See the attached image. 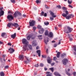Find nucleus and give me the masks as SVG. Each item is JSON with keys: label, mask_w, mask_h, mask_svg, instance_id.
Returning <instances> with one entry per match:
<instances>
[{"label": "nucleus", "mask_w": 76, "mask_h": 76, "mask_svg": "<svg viewBox=\"0 0 76 76\" xmlns=\"http://www.w3.org/2000/svg\"><path fill=\"white\" fill-rule=\"evenodd\" d=\"M37 52L38 53L39 57H40L41 56V50H38L37 51Z\"/></svg>", "instance_id": "20"}, {"label": "nucleus", "mask_w": 76, "mask_h": 76, "mask_svg": "<svg viewBox=\"0 0 76 76\" xmlns=\"http://www.w3.org/2000/svg\"><path fill=\"white\" fill-rule=\"evenodd\" d=\"M54 64H55V63H54V62H53V63L51 64V65L52 66H54Z\"/></svg>", "instance_id": "56"}, {"label": "nucleus", "mask_w": 76, "mask_h": 76, "mask_svg": "<svg viewBox=\"0 0 76 76\" xmlns=\"http://www.w3.org/2000/svg\"><path fill=\"white\" fill-rule=\"evenodd\" d=\"M76 72H74L73 73V75L74 76H76Z\"/></svg>", "instance_id": "53"}, {"label": "nucleus", "mask_w": 76, "mask_h": 76, "mask_svg": "<svg viewBox=\"0 0 76 76\" xmlns=\"http://www.w3.org/2000/svg\"><path fill=\"white\" fill-rule=\"evenodd\" d=\"M35 21L34 20H32L31 21H30L29 22L30 26H33L35 25Z\"/></svg>", "instance_id": "5"}, {"label": "nucleus", "mask_w": 76, "mask_h": 76, "mask_svg": "<svg viewBox=\"0 0 76 76\" xmlns=\"http://www.w3.org/2000/svg\"><path fill=\"white\" fill-rule=\"evenodd\" d=\"M42 35H39L38 36V37L39 38V39H42Z\"/></svg>", "instance_id": "25"}, {"label": "nucleus", "mask_w": 76, "mask_h": 76, "mask_svg": "<svg viewBox=\"0 0 76 76\" xmlns=\"http://www.w3.org/2000/svg\"><path fill=\"white\" fill-rule=\"evenodd\" d=\"M16 33H15L13 34H12L11 35V37L12 38L14 39L16 37Z\"/></svg>", "instance_id": "16"}, {"label": "nucleus", "mask_w": 76, "mask_h": 76, "mask_svg": "<svg viewBox=\"0 0 76 76\" xmlns=\"http://www.w3.org/2000/svg\"><path fill=\"white\" fill-rule=\"evenodd\" d=\"M14 17H15V18H16V17L18 16V11H16L15 12L14 14Z\"/></svg>", "instance_id": "21"}, {"label": "nucleus", "mask_w": 76, "mask_h": 76, "mask_svg": "<svg viewBox=\"0 0 76 76\" xmlns=\"http://www.w3.org/2000/svg\"><path fill=\"white\" fill-rule=\"evenodd\" d=\"M26 61H24V62L26 64H28L29 62H30V59L28 57H26Z\"/></svg>", "instance_id": "11"}, {"label": "nucleus", "mask_w": 76, "mask_h": 76, "mask_svg": "<svg viewBox=\"0 0 76 76\" xmlns=\"http://www.w3.org/2000/svg\"><path fill=\"white\" fill-rule=\"evenodd\" d=\"M44 69H45V70L46 71V70H47V68H44Z\"/></svg>", "instance_id": "63"}, {"label": "nucleus", "mask_w": 76, "mask_h": 76, "mask_svg": "<svg viewBox=\"0 0 76 76\" xmlns=\"http://www.w3.org/2000/svg\"><path fill=\"white\" fill-rule=\"evenodd\" d=\"M9 51H10V52L11 54H12L14 52H15V50L14 49L11 48L10 47V48L8 49Z\"/></svg>", "instance_id": "9"}, {"label": "nucleus", "mask_w": 76, "mask_h": 76, "mask_svg": "<svg viewBox=\"0 0 76 76\" xmlns=\"http://www.w3.org/2000/svg\"><path fill=\"white\" fill-rule=\"evenodd\" d=\"M44 12H42L41 13V15H42V16H43L44 15Z\"/></svg>", "instance_id": "49"}, {"label": "nucleus", "mask_w": 76, "mask_h": 76, "mask_svg": "<svg viewBox=\"0 0 76 76\" xmlns=\"http://www.w3.org/2000/svg\"><path fill=\"white\" fill-rule=\"evenodd\" d=\"M28 47L30 50H32V45H28Z\"/></svg>", "instance_id": "29"}, {"label": "nucleus", "mask_w": 76, "mask_h": 76, "mask_svg": "<svg viewBox=\"0 0 76 76\" xmlns=\"http://www.w3.org/2000/svg\"><path fill=\"white\" fill-rule=\"evenodd\" d=\"M72 30H73L72 28H71L70 27L68 26L67 27V29L64 28V31L66 34H69V32H71L72 31Z\"/></svg>", "instance_id": "2"}, {"label": "nucleus", "mask_w": 76, "mask_h": 76, "mask_svg": "<svg viewBox=\"0 0 76 76\" xmlns=\"http://www.w3.org/2000/svg\"><path fill=\"white\" fill-rule=\"evenodd\" d=\"M7 26L9 28H11L13 26V23H9L7 25Z\"/></svg>", "instance_id": "12"}, {"label": "nucleus", "mask_w": 76, "mask_h": 76, "mask_svg": "<svg viewBox=\"0 0 76 76\" xmlns=\"http://www.w3.org/2000/svg\"><path fill=\"white\" fill-rule=\"evenodd\" d=\"M57 7H58L59 9H61V6L60 5H57L56 6Z\"/></svg>", "instance_id": "40"}, {"label": "nucleus", "mask_w": 76, "mask_h": 76, "mask_svg": "<svg viewBox=\"0 0 76 76\" xmlns=\"http://www.w3.org/2000/svg\"><path fill=\"white\" fill-rule=\"evenodd\" d=\"M8 45H10V46H11V45H12L11 44L10 42H9L8 43Z\"/></svg>", "instance_id": "52"}, {"label": "nucleus", "mask_w": 76, "mask_h": 76, "mask_svg": "<svg viewBox=\"0 0 76 76\" xmlns=\"http://www.w3.org/2000/svg\"><path fill=\"white\" fill-rule=\"evenodd\" d=\"M39 65L38 64H36L35 65V66L36 67H38L39 66Z\"/></svg>", "instance_id": "54"}, {"label": "nucleus", "mask_w": 76, "mask_h": 76, "mask_svg": "<svg viewBox=\"0 0 76 76\" xmlns=\"http://www.w3.org/2000/svg\"><path fill=\"white\" fill-rule=\"evenodd\" d=\"M42 58H46V56L42 55Z\"/></svg>", "instance_id": "44"}, {"label": "nucleus", "mask_w": 76, "mask_h": 76, "mask_svg": "<svg viewBox=\"0 0 76 76\" xmlns=\"http://www.w3.org/2000/svg\"><path fill=\"white\" fill-rule=\"evenodd\" d=\"M31 38L32 39H35V36H34V35L32 34H29L27 37V40H30V39H31Z\"/></svg>", "instance_id": "4"}, {"label": "nucleus", "mask_w": 76, "mask_h": 76, "mask_svg": "<svg viewBox=\"0 0 76 76\" xmlns=\"http://www.w3.org/2000/svg\"><path fill=\"white\" fill-rule=\"evenodd\" d=\"M45 35H48V31H46L45 32Z\"/></svg>", "instance_id": "31"}, {"label": "nucleus", "mask_w": 76, "mask_h": 76, "mask_svg": "<svg viewBox=\"0 0 76 76\" xmlns=\"http://www.w3.org/2000/svg\"><path fill=\"white\" fill-rule=\"evenodd\" d=\"M41 30L39 31V34H42L44 32V28H41Z\"/></svg>", "instance_id": "14"}, {"label": "nucleus", "mask_w": 76, "mask_h": 76, "mask_svg": "<svg viewBox=\"0 0 76 76\" xmlns=\"http://www.w3.org/2000/svg\"><path fill=\"white\" fill-rule=\"evenodd\" d=\"M66 55L65 53H63L62 54V57H63V58H64V57L65 56H66Z\"/></svg>", "instance_id": "38"}, {"label": "nucleus", "mask_w": 76, "mask_h": 76, "mask_svg": "<svg viewBox=\"0 0 76 76\" xmlns=\"http://www.w3.org/2000/svg\"><path fill=\"white\" fill-rule=\"evenodd\" d=\"M0 15L1 16H3V15H4V11L3 10H1L0 12Z\"/></svg>", "instance_id": "26"}, {"label": "nucleus", "mask_w": 76, "mask_h": 76, "mask_svg": "<svg viewBox=\"0 0 76 76\" xmlns=\"http://www.w3.org/2000/svg\"><path fill=\"white\" fill-rule=\"evenodd\" d=\"M36 3L38 4V3H39V0H37L36 1Z\"/></svg>", "instance_id": "51"}, {"label": "nucleus", "mask_w": 76, "mask_h": 76, "mask_svg": "<svg viewBox=\"0 0 76 76\" xmlns=\"http://www.w3.org/2000/svg\"><path fill=\"white\" fill-rule=\"evenodd\" d=\"M32 45L33 47H35V46H37V40H33L32 42Z\"/></svg>", "instance_id": "6"}, {"label": "nucleus", "mask_w": 76, "mask_h": 76, "mask_svg": "<svg viewBox=\"0 0 76 76\" xmlns=\"http://www.w3.org/2000/svg\"><path fill=\"white\" fill-rule=\"evenodd\" d=\"M22 42L23 44H24L25 45L23 46V50L24 51L28 50L27 46L28 45L29 42L27 41V40L25 39H23L22 40Z\"/></svg>", "instance_id": "1"}, {"label": "nucleus", "mask_w": 76, "mask_h": 76, "mask_svg": "<svg viewBox=\"0 0 76 76\" xmlns=\"http://www.w3.org/2000/svg\"><path fill=\"white\" fill-rule=\"evenodd\" d=\"M65 13H66V15H68L69 14V12L67 11H65Z\"/></svg>", "instance_id": "45"}, {"label": "nucleus", "mask_w": 76, "mask_h": 76, "mask_svg": "<svg viewBox=\"0 0 76 76\" xmlns=\"http://www.w3.org/2000/svg\"><path fill=\"white\" fill-rule=\"evenodd\" d=\"M68 6L69 7H70V8H71L72 9L73 8V6H72V5H69Z\"/></svg>", "instance_id": "43"}, {"label": "nucleus", "mask_w": 76, "mask_h": 76, "mask_svg": "<svg viewBox=\"0 0 76 76\" xmlns=\"http://www.w3.org/2000/svg\"><path fill=\"white\" fill-rule=\"evenodd\" d=\"M47 13H45L44 14V16L45 17H46V16H47Z\"/></svg>", "instance_id": "55"}, {"label": "nucleus", "mask_w": 76, "mask_h": 76, "mask_svg": "<svg viewBox=\"0 0 76 76\" xmlns=\"http://www.w3.org/2000/svg\"><path fill=\"white\" fill-rule=\"evenodd\" d=\"M74 50H75V51L76 52V47L74 48Z\"/></svg>", "instance_id": "62"}, {"label": "nucleus", "mask_w": 76, "mask_h": 76, "mask_svg": "<svg viewBox=\"0 0 76 76\" xmlns=\"http://www.w3.org/2000/svg\"><path fill=\"white\" fill-rule=\"evenodd\" d=\"M59 74L60 73H58V72H56L54 73V75L56 76L58 75H59Z\"/></svg>", "instance_id": "27"}, {"label": "nucleus", "mask_w": 76, "mask_h": 76, "mask_svg": "<svg viewBox=\"0 0 76 76\" xmlns=\"http://www.w3.org/2000/svg\"><path fill=\"white\" fill-rule=\"evenodd\" d=\"M69 38V40L70 41H72V40L73 39L72 38H70H70Z\"/></svg>", "instance_id": "59"}, {"label": "nucleus", "mask_w": 76, "mask_h": 76, "mask_svg": "<svg viewBox=\"0 0 76 76\" xmlns=\"http://www.w3.org/2000/svg\"><path fill=\"white\" fill-rule=\"evenodd\" d=\"M13 26L15 27V28H18V27L19 26L18 25V23H14V24L13 23Z\"/></svg>", "instance_id": "17"}, {"label": "nucleus", "mask_w": 76, "mask_h": 76, "mask_svg": "<svg viewBox=\"0 0 76 76\" xmlns=\"http://www.w3.org/2000/svg\"><path fill=\"white\" fill-rule=\"evenodd\" d=\"M62 9H63V10H66V7H62Z\"/></svg>", "instance_id": "47"}, {"label": "nucleus", "mask_w": 76, "mask_h": 76, "mask_svg": "<svg viewBox=\"0 0 76 76\" xmlns=\"http://www.w3.org/2000/svg\"><path fill=\"white\" fill-rule=\"evenodd\" d=\"M49 42V41H48V38H47L46 39H44V42L46 44H47V42Z\"/></svg>", "instance_id": "18"}, {"label": "nucleus", "mask_w": 76, "mask_h": 76, "mask_svg": "<svg viewBox=\"0 0 76 76\" xmlns=\"http://www.w3.org/2000/svg\"><path fill=\"white\" fill-rule=\"evenodd\" d=\"M40 66H41V67H43L44 66V64H40Z\"/></svg>", "instance_id": "46"}, {"label": "nucleus", "mask_w": 76, "mask_h": 76, "mask_svg": "<svg viewBox=\"0 0 76 76\" xmlns=\"http://www.w3.org/2000/svg\"><path fill=\"white\" fill-rule=\"evenodd\" d=\"M37 29V28L35 26H34L33 27V29L34 31L36 30V29Z\"/></svg>", "instance_id": "37"}, {"label": "nucleus", "mask_w": 76, "mask_h": 76, "mask_svg": "<svg viewBox=\"0 0 76 76\" xmlns=\"http://www.w3.org/2000/svg\"><path fill=\"white\" fill-rule=\"evenodd\" d=\"M42 27L40 25H38L37 26V28H38V29H41V28H42Z\"/></svg>", "instance_id": "34"}, {"label": "nucleus", "mask_w": 76, "mask_h": 76, "mask_svg": "<svg viewBox=\"0 0 76 76\" xmlns=\"http://www.w3.org/2000/svg\"><path fill=\"white\" fill-rule=\"evenodd\" d=\"M67 62H68V60L67 59H64L62 61V63L64 65H66Z\"/></svg>", "instance_id": "8"}, {"label": "nucleus", "mask_w": 76, "mask_h": 76, "mask_svg": "<svg viewBox=\"0 0 76 76\" xmlns=\"http://www.w3.org/2000/svg\"><path fill=\"white\" fill-rule=\"evenodd\" d=\"M47 61L48 63L49 64H51V59L50 58V57H48L47 59Z\"/></svg>", "instance_id": "10"}, {"label": "nucleus", "mask_w": 76, "mask_h": 76, "mask_svg": "<svg viewBox=\"0 0 76 76\" xmlns=\"http://www.w3.org/2000/svg\"><path fill=\"white\" fill-rule=\"evenodd\" d=\"M3 42L0 41V44H2Z\"/></svg>", "instance_id": "64"}, {"label": "nucleus", "mask_w": 76, "mask_h": 76, "mask_svg": "<svg viewBox=\"0 0 76 76\" xmlns=\"http://www.w3.org/2000/svg\"><path fill=\"white\" fill-rule=\"evenodd\" d=\"M61 41V39H60L59 40V42L58 43V45H60V44H61V42L60 41Z\"/></svg>", "instance_id": "50"}, {"label": "nucleus", "mask_w": 76, "mask_h": 76, "mask_svg": "<svg viewBox=\"0 0 76 76\" xmlns=\"http://www.w3.org/2000/svg\"><path fill=\"white\" fill-rule=\"evenodd\" d=\"M11 1L12 3H15V0H11Z\"/></svg>", "instance_id": "41"}, {"label": "nucleus", "mask_w": 76, "mask_h": 76, "mask_svg": "<svg viewBox=\"0 0 76 76\" xmlns=\"http://www.w3.org/2000/svg\"><path fill=\"white\" fill-rule=\"evenodd\" d=\"M57 60V58L56 57H53V60L54 61H56Z\"/></svg>", "instance_id": "42"}, {"label": "nucleus", "mask_w": 76, "mask_h": 76, "mask_svg": "<svg viewBox=\"0 0 76 76\" xmlns=\"http://www.w3.org/2000/svg\"><path fill=\"white\" fill-rule=\"evenodd\" d=\"M0 76H4V73L3 72H0Z\"/></svg>", "instance_id": "23"}, {"label": "nucleus", "mask_w": 76, "mask_h": 76, "mask_svg": "<svg viewBox=\"0 0 76 76\" xmlns=\"http://www.w3.org/2000/svg\"><path fill=\"white\" fill-rule=\"evenodd\" d=\"M62 15L64 17H66V18L67 16V14H66L64 13H63V14Z\"/></svg>", "instance_id": "33"}, {"label": "nucleus", "mask_w": 76, "mask_h": 76, "mask_svg": "<svg viewBox=\"0 0 76 76\" xmlns=\"http://www.w3.org/2000/svg\"><path fill=\"white\" fill-rule=\"evenodd\" d=\"M46 74H47L46 76H52V74H50V72H46Z\"/></svg>", "instance_id": "19"}, {"label": "nucleus", "mask_w": 76, "mask_h": 76, "mask_svg": "<svg viewBox=\"0 0 76 76\" xmlns=\"http://www.w3.org/2000/svg\"><path fill=\"white\" fill-rule=\"evenodd\" d=\"M9 66H6L5 67V69H9Z\"/></svg>", "instance_id": "48"}, {"label": "nucleus", "mask_w": 76, "mask_h": 76, "mask_svg": "<svg viewBox=\"0 0 76 76\" xmlns=\"http://www.w3.org/2000/svg\"><path fill=\"white\" fill-rule=\"evenodd\" d=\"M49 13H50L51 15V16L52 17H50V20L52 21L54 20V18H56V17H57V15H54V13H53V12H52L51 11H50Z\"/></svg>", "instance_id": "3"}, {"label": "nucleus", "mask_w": 76, "mask_h": 76, "mask_svg": "<svg viewBox=\"0 0 76 76\" xmlns=\"http://www.w3.org/2000/svg\"><path fill=\"white\" fill-rule=\"evenodd\" d=\"M3 7L0 8V11L1 10H3Z\"/></svg>", "instance_id": "61"}, {"label": "nucleus", "mask_w": 76, "mask_h": 76, "mask_svg": "<svg viewBox=\"0 0 76 76\" xmlns=\"http://www.w3.org/2000/svg\"><path fill=\"white\" fill-rule=\"evenodd\" d=\"M70 16H71V18L72 17H74V15L72 14H71Z\"/></svg>", "instance_id": "57"}, {"label": "nucleus", "mask_w": 76, "mask_h": 76, "mask_svg": "<svg viewBox=\"0 0 76 76\" xmlns=\"http://www.w3.org/2000/svg\"><path fill=\"white\" fill-rule=\"evenodd\" d=\"M70 18H71L70 15H68L66 17V19H70Z\"/></svg>", "instance_id": "24"}, {"label": "nucleus", "mask_w": 76, "mask_h": 76, "mask_svg": "<svg viewBox=\"0 0 76 76\" xmlns=\"http://www.w3.org/2000/svg\"><path fill=\"white\" fill-rule=\"evenodd\" d=\"M7 19H8L9 20L11 21L13 19V17L12 15H8L7 16Z\"/></svg>", "instance_id": "7"}, {"label": "nucleus", "mask_w": 76, "mask_h": 76, "mask_svg": "<svg viewBox=\"0 0 76 76\" xmlns=\"http://www.w3.org/2000/svg\"><path fill=\"white\" fill-rule=\"evenodd\" d=\"M57 44H56L54 45V47H57Z\"/></svg>", "instance_id": "60"}, {"label": "nucleus", "mask_w": 76, "mask_h": 76, "mask_svg": "<svg viewBox=\"0 0 76 76\" xmlns=\"http://www.w3.org/2000/svg\"><path fill=\"white\" fill-rule=\"evenodd\" d=\"M17 12L18 14L20 16H21V13L18 11H17Z\"/></svg>", "instance_id": "39"}, {"label": "nucleus", "mask_w": 76, "mask_h": 76, "mask_svg": "<svg viewBox=\"0 0 76 76\" xmlns=\"http://www.w3.org/2000/svg\"><path fill=\"white\" fill-rule=\"evenodd\" d=\"M49 69L52 71V72H54V68H50Z\"/></svg>", "instance_id": "36"}, {"label": "nucleus", "mask_w": 76, "mask_h": 76, "mask_svg": "<svg viewBox=\"0 0 76 76\" xmlns=\"http://www.w3.org/2000/svg\"><path fill=\"white\" fill-rule=\"evenodd\" d=\"M72 0H68V3L69 4H70L72 3Z\"/></svg>", "instance_id": "30"}, {"label": "nucleus", "mask_w": 76, "mask_h": 76, "mask_svg": "<svg viewBox=\"0 0 76 76\" xmlns=\"http://www.w3.org/2000/svg\"><path fill=\"white\" fill-rule=\"evenodd\" d=\"M60 52H58L57 53V54L56 55V56L57 58H59V57H60Z\"/></svg>", "instance_id": "22"}, {"label": "nucleus", "mask_w": 76, "mask_h": 76, "mask_svg": "<svg viewBox=\"0 0 76 76\" xmlns=\"http://www.w3.org/2000/svg\"><path fill=\"white\" fill-rule=\"evenodd\" d=\"M19 58L21 60H23L24 59V56L23 55H20L19 56Z\"/></svg>", "instance_id": "15"}, {"label": "nucleus", "mask_w": 76, "mask_h": 76, "mask_svg": "<svg viewBox=\"0 0 76 76\" xmlns=\"http://www.w3.org/2000/svg\"><path fill=\"white\" fill-rule=\"evenodd\" d=\"M5 35H6V33H2L1 35V36L2 37H4V36H5Z\"/></svg>", "instance_id": "28"}, {"label": "nucleus", "mask_w": 76, "mask_h": 76, "mask_svg": "<svg viewBox=\"0 0 76 76\" xmlns=\"http://www.w3.org/2000/svg\"><path fill=\"white\" fill-rule=\"evenodd\" d=\"M48 36L50 38H53V34L52 32H50L49 33V34H48Z\"/></svg>", "instance_id": "13"}, {"label": "nucleus", "mask_w": 76, "mask_h": 76, "mask_svg": "<svg viewBox=\"0 0 76 76\" xmlns=\"http://www.w3.org/2000/svg\"><path fill=\"white\" fill-rule=\"evenodd\" d=\"M65 73L66 75H68V76H70V73L68 72L66 70H65Z\"/></svg>", "instance_id": "32"}, {"label": "nucleus", "mask_w": 76, "mask_h": 76, "mask_svg": "<svg viewBox=\"0 0 76 76\" xmlns=\"http://www.w3.org/2000/svg\"><path fill=\"white\" fill-rule=\"evenodd\" d=\"M44 24L45 25H46L47 26V25H49V22H45Z\"/></svg>", "instance_id": "35"}, {"label": "nucleus", "mask_w": 76, "mask_h": 76, "mask_svg": "<svg viewBox=\"0 0 76 76\" xmlns=\"http://www.w3.org/2000/svg\"><path fill=\"white\" fill-rule=\"evenodd\" d=\"M68 38H70V35L69 34H68Z\"/></svg>", "instance_id": "58"}]
</instances>
